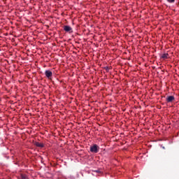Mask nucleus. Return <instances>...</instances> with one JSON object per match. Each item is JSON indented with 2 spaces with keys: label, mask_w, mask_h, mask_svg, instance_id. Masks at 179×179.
<instances>
[{
  "label": "nucleus",
  "mask_w": 179,
  "mask_h": 179,
  "mask_svg": "<svg viewBox=\"0 0 179 179\" xmlns=\"http://www.w3.org/2000/svg\"><path fill=\"white\" fill-rule=\"evenodd\" d=\"M161 58H162L163 59H167V58H169V54L167 53H164L162 55Z\"/></svg>",
  "instance_id": "5"
},
{
  "label": "nucleus",
  "mask_w": 179,
  "mask_h": 179,
  "mask_svg": "<svg viewBox=\"0 0 179 179\" xmlns=\"http://www.w3.org/2000/svg\"><path fill=\"white\" fill-rule=\"evenodd\" d=\"M64 30L66 33H73V30H72V27H71L69 25L64 26Z\"/></svg>",
  "instance_id": "2"
},
{
  "label": "nucleus",
  "mask_w": 179,
  "mask_h": 179,
  "mask_svg": "<svg viewBox=\"0 0 179 179\" xmlns=\"http://www.w3.org/2000/svg\"><path fill=\"white\" fill-rule=\"evenodd\" d=\"M99 150H100V147L97 144H94L90 147V152L92 153H99Z\"/></svg>",
  "instance_id": "1"
},
{
  "label": "nucleus",
  "mask_w": 179,
  "mask_h": 179,
  "mask_svg": "<svg viewBox=\"0 0 179 179\" xmlns=\"http://www.w3.org/2000/svg\"><path fill=\"white\" fill-rule=\"evenodd\" d=\"M36 145L38 146V148H43L44 147V144L41 143H36Z\"/></svg>",
  "instance_id": "6"
},
{
  "label": "nucleus",
  "mask_w": 179,
  "mask_h": 179,
  "mask_svg": "<svg viewBox=\"0 0 179 179\" xmlns=\"http://www.w3.org/2000/svg\"><path fill=\"white\" fill-rule=\"evenodd\" d=\"M21 178L22 179H27V176L26 175L21 174Z\"/></svg>",
  "instance_id": "7"
},
{
  "label": "nucleus",
  "mask_w": 179,
  "mask_h": 179,
  "mask_svg": "<svg viewBox=\"0 0 179 179\" xmlns=\"http://www.w3.org/2000/svg\"><path fill=\"white\" fill-rule=\"evenodd\" d=\"M167 2H169V3H174V2H176V0H166Z\"/></svg>",
  "instance_id": "8"
},
{
  "label": "nucleus",
  "mask_w": 179,
  "mask_h": 179,
  "mask_svg": "<svg viewBox=\"0 0 179 179\" xmlns=\"http://www.w3.org/2000/svg\"><path fill=\"white\" fill-rule=\"evenodd\" d=\"M45 75L48 79H51V78H52V71L46 70L45 71Z\"/></svg>",
  "instance_id": "3"
},
{
  "label": "nucleus",
  "mask_w": 179,
  "mask_h": 179,
  "mask_svg": "<svg viewBox=\"0 0 179 179\" xmlns=\"http://www.w3.org/2000/svg\"><path fill=\"white\" fill-rule=\"evenodd\" d=\"M175 99L174 96H169L166 97V101L167 103H171L172 101H174Z\"/></svg>",
  "instance_id": "4"
}]
</instances>
